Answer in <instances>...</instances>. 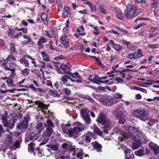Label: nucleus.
Instances as JSON below:
<instances>
[{
	"label": "nucleus",
	"instance_id": "24",
	"mask_svg": "<svg viewBox=\"0 0 159 159\" xmlns=\"http://www.w3.org/2000/svg\"><path fill=\"white\" fill-rule=\"evenodd\" d=\"M7 114L5 115H2L1 116V120L4 127H5L7 125V122L8 120L7 119Z\"/></svg>",
	"mask_w": 159,
	"mask_h": 159
},
{
	"label": "nucleus",
	"instance_id": "29",
	"mask_svg": "<svg viewBox=\"0 0 159 159\" xmlns=\"http://www.w3.org/2000/svg\"><path fill=\"white\" fill-rule=\"evenodd\" d=\"M6 142H7L8 145H10L12 143V137L11 135H8L6 137Z\"/></svg>",
	"mask_w": 159,
	"mask_h": 159
},
{
	"label": "nucleus",
	"instance_id": "22",
	"mask_svg": "<svg viewBox=\"0 0 159 159\" xmlns=\"http://www.w3.org/2000/svg\"><path fill=\"white\" fill-rule=\"evenodd\" d=\"M10 67V69H12L11 70H9L11 71V75H15V72L16 71V69H15V67H16V64L15 63H10L9 65Z\"/></svg>",
	"mask_w": 159,
	"mask_h": 159
},
{
	"label": "nucleus",
	"instance_id": "13",
	"mask_svg": "<svg viewBox=\"0 0 159 159\" xmlns=\"http://www.w3.org/2000/svg\"><path fill=\"white\" fill-rule=\"evenodd\" d=\"M71 65L69 63H67L65 64L64 63L62 64L61 65V69L64 72L70 73L69 72L70 70Z\"/></svg>",
	"mask_w": 159,
	"mask_h": 159
},
{
	"label": "nucleus",
	"instance_id": "45",
	"mask_svg": "<svg viewBox=\"0 0 159 159\" xmlns=\"http://www.w3.org/2000/svg\"><path fill=\"white\" fill-rule=\"evenodd\" d=\"M138 51H140V50H139ZM136 53L135 55V59H137L140 58L141 57L143 56L142 53L141 52H135Z\"/></svg>",
	"mask_w": 159,
	"mask_h": 159
},
{
	"label": "nucleus",
	"instance_id": "6",
	"mask_svg": "<svg viewBox=\"0 0 159 159\" xmlns=\"http://www.w3.org/2000/svg\"><path fill=\"white\" fill-rule=\"evenodd\" d=\"M53 129L46 128V129L44 131L43 134V142H42L40 145L44 144L48 142L50 137L53 134Z\"/></svg>",
	"mask_w": 159,
	"mask_h": 159
},
{
	"label": "nucleus",
	"instance_id": "34",
	"mask_svg": "<svg viewBox=\"0 0 159 159\" xmlns=\"http://www.w3.org/2000/svg\"><path fill=\"white\" fill-rule=\"evenodd\" d=\"M147 25V23L145 22H142V23L138 24V25L134 28V29L135 30H137L140 28L142 27H144Z\"/></svg>",
	"mask_w": 159,
	"mask_h": 159
},
{
	"label": "nucleus",
	"instance_id": "47",
	"mask_svg": "<svg viewBox=\"0 0 159 159\" xmlns=\"http://www.w3.org/2000/svg\"><path fill=\"white\" fill-rule=\"evenodd\" d=\"M16 89H12L7 90H5V91H3L2 89H1L0 90V91L2 93H4L7 92H10L11 93H14V91Z\"/></svg>",
	"mask_w": 159,
	"mask_h": 159
},
{
	"label": "nucleus",
	"instance_id": "61",
	"mask_svg": "<svg viewBox=\"0 0 159 159\" xmlns=\"http://www.w3.org/2000/svg\"><path fill=\"white\" fill-rule=\"evenodd\" d=\"M70 145L67 143H65L62 144V147L64 149H66L70 148Z\"/></svg>",
	"mask_w": 159,
	"mask_h": 159
},
{
	"label": "nucleus",
	"instance_id": "55",
	"mask_svg": "<svg viewBox=\"0 0 159 159\" xmlns=\"http://www.w3.org/2000/svg\"><path fill=\"white\" fill-rule=\"evenodd\" d=\"M132 9V7L131 5L130 4L128 5L126 7V11L129 12H130L131 11Z\"/></svg>",
	"mask_w": 159,
	"mask_h": 159
},
{
	"label": "nucleus",
	"instance_id": "60",
	"mask_svg": "<svg viewBox=\"0 0 159 159\" xmlns=\"http://www.w3.org/2000/svg\"><path fill=\"white\" fill-rule=\"evenodd\" d=\"M127 48L129 50L133 51L135 49V47L131 44H128V46H127Z\"/></svg>",
	"mask_w": 159,
	"mask_h": 159
},
{
	"label": "nucleus",
	"instance_id": "18",
	"mask_svg": "<svg viewBox=\"0 0 159 159\" xmlns=\"http://www.w3.org/2000/svg\"><path fill=\"white\" fill-rule=\"evenodd\" d=\"M46 124H44L46 128H52L53 129L55 127L53 122L51 119H48L46 121Z\"/></svg>",
	"mask_w": 159,
	"mask_h": 159
},
{
	"label": "nucleus",
	"instance_id": "7",
	"mask_svg": "<svg viewBox=\"0 0 159 159\" xmlns=\"http://www.w3.org/2000/svg\"><path fill=\"white\" fill-rule=\"evenodd\" d=\"M70 75L68 79L72 82H76L77 83H80L82 82V77L80 75L79 73L77 72L74 73H69Z\"/></svg>",
	"mask_w": 159,
	"mask_h": 159
},
{
	"label": "nucleus",
	"instance_id": "62",
	"mask_svg": "<svg viewBox=\"0 0 159 159\" xmlns=\"http://www.w3.org/2000/svg\"><path fill=\"white\" fill-rule=\"evenodd\" d=\"M22 36V33L21 32H19L17 34L15 35L14 37H13V39L15 38H18L19 37L21 36Z\"/></svg>",
	"mask_w": 159,
	"mask_h": 159
},
{
	"label": "nucleus",
	"instance_id": "39",
	"mask_svg": "<svg viewBox=\"0 0 159 159\" xmlns=\"http://www.w3.org/2000/svg\"><path fill=\"white\" fill-rule=\"evenodd\" d=\"M148 47L149 48L153 49L155 48H158L159 47V45L157 44H149L148 46Z\"/></svg>",
	"mask_w": 159,
	"mask_h": 159
},
{
	"label": "nucleus",
	"instance_id": "27",
	"mask_svg": "<svg viewBox=\"0 0 159 159\" xmlns=\"http://www.w3.org/2000/svg\"><path fill=\"white\" fill-rule=\"evenodd\" d=\"M20 63L24 65L26 67H28L29 66L30 63L28 61L25 59H21L20 61Z\"/></svg>",
	"mask_w": 159,
	"mask_h": 159
},
{
	"label": "nucleus",
	"instance_id": "43",
	"mask_svg": "<svg viewBox=\"0 0 159 159\" xmlns=\"http://www.w3.org/2000/svg\"><path fill=\"white\" fill-rule=\"evenodd\" d=\"M63 91L65 92V94L67 95H69L71 94V90L66 88H64Z\"/></svg>",
	"mask_w": 159,
	"mask_h": 159
},
{
	"label": "nucleus",
	"instance_id": "28",
	"mask_svg": "<svg viewBox=\"0 0 159 159\" xmlns=\"http://www.w3.org/2000/svg\"><path fill=\"white\" fill-rule=\"evenodd\" d=\"M35 143L31 142L29 144V147L28 148V150L30 152H32L35 149L34 148Z\"/></svg>",
	"mask_w": 159,
	"mask_h": 159
},
{
	"label": "nucleus",
	"instance_id": "33",
	"mask_svg": "<svg viewBox=\"0 0 159 159\" xmlns=\"http://www.w3.org/2000/svg\"><path fill=\"white\" fill-rule=\"evenodd\" d=\"M93 130L94 132L97 134L99 135H102V132L99 129L97 126H95L93 127Z\"/></svg>",
	"mask_w": 159,
	"mask_h": 159
},
{
	"label": "nucleus",
	"instance_id": "44",
	"mask_svg": "<svg viewBox=\"0 0 159 159\" xmlns=\"http://www.w3.org/2000/svg\"><path fill=\"white\" fill-rule=\"evenodd\" d=\"M8 61H6L2 63V65L3 67H4V69L6 70H11L12 69H10V68L8 67L6 65Z\"/></svg>",
	"mask_w": 159,
	"mask_h": 159
},
{
	"label": "nucleus",
	"instance_id": "57",
	"mask_svg": "<svg viewBox=\"0 0 159 159\" xmlns=\"http://www.w3.org/2000/svg\"><path fill=\"white\" fill-rule=\"evenodd\" d=\"M61 43L64 45L66 46V47L68 46L69 45V42H68V41L67 39L61 42Z\"/></svg>",
	"mask_w": 159,
	"mask_h": 159
},
{
	"label": "nucleus",
	"instance_id": "20",
	"mask_svg": "<svg viewBox=\"0 0 159 159\" xmlns=\"http://www.w3.org/2000/svg\"><path fill=\"white\" fill-rule=\"evenodd\" d=\"M46 146L50 149H48V151H50L51 149L53 151H57L58 149V146L57 144H48Z\"/></svg>",
	"mask_w": 159,
	"mask_h": 159
},
{
	"label": "nucleus",
	"instance_id": "23",
	"mask_svg": "<svg viewBox=\"0 0 159 159\" xmlns=\"http://www.w3.org/2000/svg\"><path fill=\"white\" fill-rule=\"evenodd\" d=\"M41 54L42 56L43 60L44 61H47L49 60V56L45 52H42Z\"/></svg>",
	"mask_w": 159,
	"mask_h": 159
},
{
	"label": "nucleus",
	"instance_id": "46",
	"mask_svg": "<svg viewBox=\"0 0 159 159\" xmlns=\"http://www.w3.org/2000/svg\"><path fill=\"white\" fill-rule=\"evenodd\" d=\"M62 129L64 133L69 134V129H68V127L66 125L63 126Z\"/></svg>",
	"mask_w": 159,
	"mask_h": 159
},
{
	"label": "nucleus",
	"instance_id": "4",
	"mask_svg": "<svg viewBox=\"0 0 159 159\" xmlns=\"http://www.w3.org/2000/svg\"><path fill=\"white\" fill-rule=\"evenodd\" d=\"M149 113V111L148 109H137L134 111V114L141 120L146 121L148 120Z\"/></svg>",
	"mask_w": 159,
	"mask_h": 159
},
{
	"label": "nucleus",
	"instance_id": "36",
	"mask_svg": "<svg viewBox=\"0 0 159 159\" xmlns=\"http://www.w3.org/2000/svg\"><path fill=\"white\" fill-rule=\"evenodd\" d=\"M112 47L116 50L118 52L120 51L122 49V47L121 46L116 44L113 45Z\"/></svg>",
	"mask_w": 159,
	"mask_h": 159
},
{
	"label": "nucleus",
	"instance_id": "56",
	"mask_svg": "<svg viewBox=\"0 0 159 159\" xmlns=\"http://www.w3.org/2000/svg\"><path fill=\"white\" fill-rule=\"evenodd\" d=\"M56 4L59 8H62V5L61 0H56Z\"/></svg>",
	"mask_w": 159,
	"mask_h": 159
},
{
	"label": "nucleus",
	"instance_id": "35",
	"mask_svg": "<svg viewBox=\"0 0 159 159\" xmlns=\"http://www.w3.org/2000/svg\"><path fill=\"white\" fill-rule=\"evenodd\" d=\"M30 72V70L28 68H25L21 71L22 74L24 76L28 75L29 74Z\"/></svg>",
	"mask_w": 159,
	"mask_h": 159
},
{
	"label": "nucleus",
	"instance_id": "21",
	"mask_svg": "<svg viewBox=\"0 0 159 159\" xmlns=\"http://www.w3.org/2000/svg\"><path fill=\"white\" fill-rule=\"evenodd\" d=\"M98 8L100 12L105 15L107 14L106 10L105 9L104 5L102 3H101L99 5Z\"/></svg>",
	"mask_w": 159,
	"mask_h": 159
},
{
	"label": "nucleus",
	"instance_id": "63",
	"mask_svg": "<svg viewBox=\"0 0 159 159\" xmlns=\"http://www.w3.org/2000/svg\"><path fill=\"white\" fill-rule=\"evenodd\" d=\"M69 77H67L66 75H63L61 78V80L63 81L64 83L67 82V79Z\"/></svg>",
	"mask_w": 159,
	"mask_h": 159
},
{
	"label": "nucleus",
	"instance_id": "59",
	"mask_svg": "<svg viewBox=\"0 0 159 159\" xmlns=\"http://www.w3.org/2000/svg\"><path fill=\"white\" fill-rule=\"evenodd\" d=\"M20 143L19 141V140H17L15 142L14 146H15V147H16V148H19L20 146Z\"/></svg>",
	"mask_w": 159,
	"mask_h": 159
},
{
	"label": "nucleus",
	"instance_id": "10",
	"mask_svg": "<svg viewBox=\"0 0 159 159\" xmlns=\"http://www.w3.org/2000/svg\"><path fill=\"white\" fill-rule=\"evenodd\" d=\"M93 81L92 82L99 84L100 83H104L106 84L111 85L112 83L109 82V80H107L105 81L100 80V78L97 75H95L94 77H93Z\"/></svg>",
	"mask_w": 159,
	"mask_h": 159
},
{
	"label": "nucleus",
	"instance_id": "31",
	"mask_svg": "<svg viewBox=\"0 0 159 159\" xmlns=\"http://www.w3.org/2000/svg\"><path fill=\"white\" fill-rule=\"evenodd\" d=\"M143 11V9L141 8H139L137 10L134 11L133 14L132 15V17H134L137 15L139 14Z\"/></svg>",
	"mask_w": 159,
	"mask_h": 159
},
{
	"label": "nucleus",
	"instance_id": "3",
	"mask_svg": "<svg viewBox=\"0 0 159 159\" xmlns=\"http://www.w3.org/2000/svg\"><path fill=\"white\" fill-rule=\"evenodd\" d=\"M97 121L102 125V127L104 129L103 131L105 133L111 128V122L110 120L107 118L102 113H101L98 115Z\"/></svg>",
	"mask_w": 159,
	"mask_h": 159
},
{
	"label": "nucleus",
	"instance_id": "25",
	"mask_svg": "<svg viewBox=\"0 0 159 159\" xmlns=\"http://www.w3.org/2000/svg\"><path fill=\"white\" fill-rule=\"evenodd\" d=\"M144 149L143 148L138 150L135 152V154L138 156L141 157L144 155Z\"/></svg>",
	"mask_w": 159,
	"mask_h": 159
},
{
	"label": "nucleus",
	"instance_id": "32",
	"mask_svg": "<svg viewBox=\"0 0 159 159\" xmlns=\"http://www.w3.org/2000/svg\"><path fill=\"white\" fill-rule=\"evenodd\" d=\"M15 31L11 28H9L8 30V36L11 38H13L14 37V35L15 34Z\"/></svg>",
	"mask_w": 159,
	"mask_h": 159
},
{
	"label": "nucleus",
	"instance_id": "19",
	"mask_svg": "<svg viewBox=\"0 0 159 159\" xmlns=\"http://www.w3.org/2000/svg\"><path fill=\"white\" fill-rule=\"evenodd\" d=\"M40 135V134H39L35 131V133L31 134V135H30L29 139L30 140L35 141L38 139Z\"/></svg>",
	"mask_w": 159,
	"mask_h": 159
},
{
	"label": "nucleus",
	"instance_id": "40",
	"mask_svg": "<svg viewBox=\"0 0 159 159\" xmlns=\"http://www.w3.org/2000/svg\"><path fill=\"white\" fill-rule=\"evenodd\" d=\"M117 14L116 16L119 19H122L123 17L122 16V12L121 11L120 9H118L116 11Z\"/></svg>",
	"mask_w": 159,
	"mask_h": 159
},
{
	"label": "nucleus",
	"instance_id": "16",
	"mask_svg": "<svg viewBox=\"0 0 159 159\" xmlns=\"http://www.w3.org/2000/svg\"><path fill=\"white\" fill-rule=\"evenodd\" d=\"M91 144L93 146L94 148L96 149L98 152L102 151V146L98 142L95 141L91 143Z\"/></svg>",
	"mask_w": 159,
	"mask_h": 159
},
{
	"label": "nucleus",
	"instance_id": "42",
	"mask_svg": "<svg viewBox=\"0 0 159 159\" xmlns=\"http://www.w3.org/2000/svg\"><path fill=\"white\" fill-rule=\"evenodd\" d=\"M6 82L9 86L13 87L15 86L13 84V81L12 80H6Z\"/></svg>",
	"mask_w": 159,
	"mask_h": 159
},
{
	"label": "nucleus",
	"instance_id": "12",
	"mask_svg": "<svg viewBox=\"0 0 159 159\" xmlns=\"http://www.w3.org/2000/svg\"><path fill=\"white\" fill-rule=\"evenodd\" d=\"M28 122L26 120L19 123L16 126V128L20 129H26L27 128Z\"/></svg>",
	"mask_w": 159,
	"mask_h": 159
},
{
	"label": "nucleus",
	"instance_id": "50",
	"mask_svg": "<svg viewBox=\"0 0 159 159\" xmlns=\"http://www.w3.org/2000/svg\"><path fill=\"white\" fill-rule=\"evenodd\" d=\"M47 15L44 13H42L41 15V18L42 20L45 21L47 20Z\"/></svg>",
	"mask_w": 159,
	"mask_h": 159
},
{
	"label": "nucleus",
	"instance_id": "54",
	"mask_svg": "<svg viewBox=\"0 0 159 159\" xmlns=\"http://www.w3.org/2000/svg\"><path fill=\"white\" fill-rule=\"evenodd\" d=\"M50 93L51 95L54 97H56L57 95H58V93L56 91L51 90Z\"/></svg>",
	"mask_w": 159,
	"mask_h": 159
},
{
	"label": "nucleus",
	"instance_id": "51",
	"mask_svg": "<svg viewBox=\"0 0 159 159\" xmlns=\"http://www.w3.org/2000/svg\"><path fill=\"white\" fill-rule=\"evenodd\" d=\"M6 130L3 128L2 126L0 124V137L1 136L2 134L5 133Z\"/></svg>",
	"mask_w": 159,
	"mask_h": 159
},
{
	"label": "nucleus",
	"instance_id": "41",
	"mask_svg": "<svg viewBox=\"0 0 159 159\" xmlns=\"http://www.w3.org/2000/svg\"><path fill=\"white\" fill-rule=\"evenodd\" d=\"M125 159H134V155L133 153H130L129 154H126Z\"/></svg>",
	"mask_w": 159,
	"mask_h": 159
},
{
	"label": "nucleus",
	"instance_id": "38",
	"mask_svg": "<svg viewBox=\"0 0 159 159\" xmlns=\"http://www.w3.org/2000/svg\"><path fill=\"white\" fill-rule=\"evenodd\" d=\"M47 39L43 37H41L39 39V40L38 41L39 43H45L47 42Z\"/></svg>",
	"mask_w": 159,
	"mask_h": 159
},
{
	"label": "nucleus",
	"instance_id": "37",
	"mask_svg": "<svg viewBox=\"0 0 159 159\" xmlns=\"http://www.w3.org/2000/svg\"><path fill=\"white\" fill-rule=\"evenodd\" d=\"M81 97L82 98H85L89 100L90 102H93L94 100L91 97L88 95H81Z\"/></svg>",
	"mask_w": 159,
	"mask_h": 159
},
{
	"label": "nucleus",
	"instance_id": "1",
	"mask_svg": "<svg viewBox=\"0 0 159 159\" xmlns=\"http://www.w3.org/2000/svg\"><path fill=\"white\" fill-rule=\"evenodd\" d=\"M127 128L128 132L122 133L121 136L118 137L119 141H122L124 139H129L131 140L138 141V138L143 135V132L139 127L136 128L133 126H129Z\"/></svg>",
	"mask_w": 159,
	"mask_h": 159
},
{
	"label": "nucleus",
	"instance_id": "58",
	"mask_svg": "<svg viewBox=\"0 0 159 159\" xmlns=\"http://www.w3.org/2000/svg\"><path fill=\"white\" fill-rule=\"evenodd\" d=\"M84 30V27L82 25H80L79 27L77 28V31L78 32H82Z\"/></svg>",
	"mask_w": 159,
	"mask_h": 159
},
{
	"label": "nucleus",
	"instance_id": "2",
	"mask_svg": "<svg viewBox=\"0 0 159 159\" xmlns=\"http://www.w3.org/2000/svg\"><path fill=\"white\" fill-rule=\"evenodd\" d=\"M74 125L77 126L69 129L68 134L70 137L76 138L78 137L80 132L84 130L85 127L84 124L79 121L75 122Z\"/></svg>",
	"mask_w": 159,
	"mask_h": 159
},
{
	"label": "nucleus",
	"instance_id": "49",
	"mask_svg": "<svg viewBox=\"0 0 159 159\" xmlns=\"http://www.w3.org/2000/svg\"><path fill=\"white\" fill-rule=\"evenodd\" d=\"M139 144H137L135 142L133 143L132 149L133 150L139 148Z\"/></svg>",
	"mask_w": 159,
	"mask_h": 159
},
{
	"label": "nucleus",
	"instance_id": "14",
	"mask_svg": "<svg viewBox=\"0 0 159 159\" xmlns=\"http://www.w3.org/2000/svg\"><path fill=\"white\" fill-rule=\"evenodd\" d=\"M43 129V123L41 121H38L37 123V126L35 131L40 134Z\"/></svg>",
	"mask_w": 159,
	"mask_h": 159
},
{
	"label": "nucleus",
	"instance_id": "17",
	"mask_svg": "<svg viewBox=\"0 0 159 159\" xmlns=\"http://www.w3.org/2000/svg\"><path fill=\"white\" fill-rule=\"evenodd\" d=\"M93 133L90 131H88L86 134H85V137H84V139L85 141L87 143H89L91 141L92 138L93 137Z\"/></svg>",
	"mask_w": 159,
	"mask_h": 159
},
{
	"label": "nucleus",
	"instance_id": "8",
	"mask_svg": "<svg viewBox=\"0 0 159 159\" xmlns=\"http://www.w3.org/2000/svg\"><path fill=\"white\" fill-rule=\"evenodd\" d=\"M114 115L118 119L120 123H124L126 120L125 116L121 111L116 110L114 112Z\"/></svg>",
	"mask_w": 159,
	"mask_h": 159
},
{
	"label": "nucleus",
	"instance_id": "48",
	"mask_svg": "<svg viewBox=\"0 0 159 159\" xmlns=\"http://www.w3.org/2000/svg\"><path fill=\"white\" fill-rule=\"evenodd\" d=\"M10 59H12L13 61H15L16 60V58L13 55L9 56L6 59V61H9Z\"/></svg>",
	"mask_w": 159,
	"mask_h": 159
},
{
	"label": "nucleus",
	"instance_id": "5",
	"mask_svg": "<svg viewBox=\"0 0 159 159\" xmlns=\"http://www.w3.org/2000/svg\"><path fill=\"white\" fill-rule=\"evenodd\" d=\"M90 112L89 110L85 108H82L80 111L81 116L86 124H90L91 122L89 115Z\"/></svg>",
	"mask_w": 159,
	"mask_h": 159
},
{
	"label": "nucleus",
	"instance_id": "64",
	"mask_svg": "<svg viewBox=\"0 0 159 159\" xmlns=\"http://www.w3.org/2000/svg\"><path fill=\"white\" fill-rule=\"evenodd\" d=\"M132 151L130 149H126L124 151V152L125 154V156L126 154H129L130 153H133L132 152Z\"/></svg>",
	"mask_w": 159,
	"mask_h": 159
},
{
	"label": "nucleus",
	"instance_id": "52",
	"mask_svg": "<svg viewBox=\"0 0 159 159\" xmlns=\"http://www.w3.org/2000/svg\"><path fill=\"white\" fill-rule=\"evenodd\" d=\"M43 150L42 148L39 149V152L38 153V156L39 157H42L43 156Z\"/></svg>",
	"mask_w": 159,
	"mask_h": 159
},
{
	"label": "nucleus",
	"instance_id": "53",
	"mask_svg": "<svg viewBox=\"0 0 159 159\" xmlns=\"http://www.w3.org/2000/svg\"><path fill=\"white\" fill-rule=\"evenodd\" d=\"M129 13V12H127V11H124V14L125 16H126V17L127 18H133V17H132V15H130Z\"/></svg>",
	"mask_w": 159,
	"mask_h": 159
},
{
	"label": "nucleus",
	"instance_id": "30",
	"mask_svg": "<svg viewBox=\"0 0 159 159\" xmlns=\"http://www.w3.org/2000/svg\"><path fill=\"white\" fill-rule=\"evenodd\" d=\"M36 104L38 105L39 107L42 109H44L45 107V105L43 102L39 101H36L35 102Z\"/></svg>",
	"mask_w": 159,
	"mask_h": 159
},
{
	"label": "nucleus",
	"instance_id": "26",
	"mask_svg": "<svg viewBox=\"0 0 159 159\" xmlns=\"http://www.w3.org/2000/svg\"><path fill=\"white\" fill-rule=\"evenodd\" d=\"M10 46L11 52L13 54L16 53L17 51L15 49V44L14 43H11Z\"/></svg>",
	"mask_w": 159,
	"mask_h": 159
},
{
	"label": "nucleus",
	"instance_id": "9",
	"mask_svg": "<svg viewBox=\"0 0 159 159\" xmlns=\"http://www.w3.org/2000/svg\"><path fill=\"white\" fill-rule=\"evenodd\" d=\"M17 120L15 118H13L12 119L8 120L7 122V125L5 127H7L6 129V131L9 133L10 134H12V133L10 132L9 129H12L15 126V123L16 122Z\"/></svg>",
	"mask_w": 159,
	"mask_h": 159
},
{
	"label": "nucleus",
	"instance_id": "15",
	"mask_svg": "<svg viewBox=\"0 0 159 159\" xmlns=\"http://www.w3.org/2000/svg\"><path fill=\"white\" fill-rule=\"evenodd\" d=\"M116 99H112L107 98H105L102 100L103 104L107 106H111L113 104V102L115 101Z\"/></svg>",
	"mask_w": 159,
	"mask_h": 159
},
{
	"label": "nucleus",
	"instance_id": "11",
	"mask_svg": "<svg viewBox=\"0 0 159 159\" xmlns=\"http://www.w3.org/2000/svg\"><path fill=\"white\" fill-rule=\"evenodd\" d=\"M148 145L150 149L153 151L156 155L159 153V147L157 144L151 142L148 144Z\"/></svg>",
	"mask_w": 159,
	"mask_h": 159
}]
</instances>
